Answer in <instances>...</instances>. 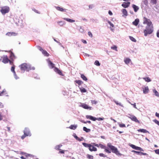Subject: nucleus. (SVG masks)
<instances>
[{
	"instance_id": "1",
	"label": "nucleus",
	"mask_w": 159,
	"mask_h": 159,
	"mask_svg": "<svg viewBox=\"0 0 159 159\" xmlns=\"http://www.w3.org/2000/svg\"><path fill=\"white\" fill-rule=\"evenodd\" d=\"M143 24H146L145 29L144 30V35L147 36L148 34H151L153 31V26L152 22L147 18H144Z\"/></svg>"
},
{
	"instance_id": "2",
	"label": "nucleus",
	"mask_w": 159,
	"mask_h": 159,
	"mask_svg": "<svg viewBox=\"0 0 159 159\" xmlns=\"http://www.w3.org/2000/svg\"><path fill=\"white\" fill-rule=\"evenodd\" d=\"M21 70L22 72H24L25 71H29L30 70L33 69L34 70L35 68L34 67H31V66L29 64L26 63H24L21 64L20 66Z\"/></svg>"
},
{
	"instance_id": "3",
	"label": "nucleus",
	"mask_w": 159,
	"mask_h": 159,
	"mask_svg": "<svg viewBox=\"0 0 159 159\" xmlns=\"http://www.w3.org/2000/svg\"><path fill=\"white\" fill-rule=\"evenodd\" d=\"M107 146L112 150V152L115 153L118 156H121L122 154L120 153L118 151V149L115 146L111 145L110 143H108L107 144Z\"/></svg>"
},
{
	"instance_id": "4",
	"label": "nucleus",
	"mask_w": 159,
	"mask_h": 159,
	"mask_svg": "<svg viewBox=\"0 0 159 159\" xmlns=\"http://www.w3.org/2000/svg\"><path fill=\"white\" fill-rule=\"evenodd\" d=\"M9 7L7 6H4L1 7L0 11L2 15H5L9 11Z\"/></svg>"
},
{
	"instance_id": "5",
	"label": "nucleus",
	"mask_w": 159,
	"mask_h": 159,
	"mask_svg": "<svg viewBox=\"0 0 159 159\" xmlns=\"http://www.w3.org/2000/svg\"><path fill=\"white\" fill-rule=\"evenodd\" d=\"M128 117L130 118L132 120L136 122L139 123V120L137 119V118L134 116L131 115L130 114H128Z\"/></svg>"
},
{
	"instance_id": "6",
	"label": "nucleus",
	"mask_w": 159,
	"mask_h": 159,
	"mask_svg": "<svg viewBox=\"0 0 159 159\" xmlns=\"http://www.w3.org/2000/svg\"><path fill=\"white\" fill-rule=\"evenodd\" d=\"M38 48L42 52V53L43 55L47 57L49 55V54L46 51L43 50L41 47L38 46Z\"/></svg>"
},
{
	"instance_id": "7",
	"label": "nucleus",
	"mask_w": 159,
	"mask_h": 159,
	"mask_svg": "<svg viewBox=\"0 0 159 159\" xmlns=\"http://www.w3.org/2000/svg\"><path fill=\"white\" fill-rule=\"evenodd\" d=\"M148 0H143L141 4L142 8L143 9L145 8L148 5Z\"/></svg>"
},
{
	"instance_id": "8",
	"label": "nucleus",
	"mask_w": 159,
	"mask_h": 159,
	"mask_svg": "<svg viewBox=\"0 0 159 159\" xmlns=\"http://www.w3.org/2000/svg\"><path fill=\"white\" fill-rule=\"evenodd\" d=\"M24 135L25 136H30L31 134L30 133L29 129L27 128H25L24 131Z\"/></svg>"
},
{
	"instance_id": "9",
	"label": "nucleus",
	"mask_w": 159,
	"mask_h": 159,
	"mask_svg": "<svg viewBox=\"0 0 159 159\" xmlns=\"http://www.w3.org/2000/svg\"><path fill=\"white\" fill-rule=\"evenodd\" d=\"M2 62L4 63H7L9 61L11 63V61L8 58L7 56L6 55L4 56L3 57H2Z\"/></svg>"
},
{
	"instance_id": "10",
	"label": "nucleus",
	"mask_w": 159,
	"mask_h": 159,
	"mask_svg": "<svg viewBox=\"0 0 159 159\" xmlns=\"http://www.w3.org/2000/svg\"><path fill=\"white\" fill-rule=\"evenodd\" d=\"M80 106L85 109H89V110H91L92 109L91 107H89L87 105L85 104L84 103L81 104V105H80Z\"/></svg>"
},
{
	"instance_id": "11",
	"label": "nucleus",
	"mask_w": 159,
	"mask_h": 159,
	"mask_svg": "<svg viewBox=\"0 0 159 159\" xmlns=\"http://www.w3.org/2000/svg\"><path fill=\"white\" fill-rule=\"evenodd\" d=\"M143 89V93L144 94H147L148 93L149 91V89L148 86H144L142 87Z\"/></svg>"
},
{
	"instance_id": "12",
	"label": "nucleus",
	"mask_w": 159,
	"mask_h": 159,
	"mask_svg": "<svg viewBox=\"0 0 159 159\" xmlns=\"http://www.w3.org/2000/svg\"><path fill=\"white\" fill-rule=\"evenodd\" d=\"M55 8L57 10L62 12H66L67 10L66 9H63L59 7H55Z\"/></svg>"
},
{
	"instance_id": "13",
	"label": "nucleus",
	"mask_w": 159,
	"mask_h": 159,
	"mask_svg": "<svg viewBox=\"0 0 159 159\" xmlns=\"http://www.w3.org/2000/svg\"><path fill=\"white\" fill-rule=\"evenodd\" d=\"M82 144L86 148H89V150H91V147H92V145L90 144H88L86 143H82Z\"/></svg>"
},
{
	"instance_id": "14",
	"label": "nucleus",
	"mask_w": 159,
	"mask_h": 159,
	"mask_svg": "<svg viewBox=\"0 0 159 159\" xmlns=\"http://www.w3.org/2000/svg\"><path fill=\"white\" fill-rule=\"evenodd\" d=\"M130 4V2H123L121 6L124 8H127L128 7Z\"/></svg>"
},
{
	"instance_id": "15",
	"label": "nucleus",
	"mask_w": 159,
	"mask_h": 159,
	"mask_svg": "<svg viewBox=\"0 0 159 159\" xmlns=\"http://www.w3.org/2000/svg\"><path fill=\"white\" fill-rule=\"evenodd\" d=\"M107 21L108 23L110 25L111 27H110V28L111 30L113 31L114 30V29L113 28L114 27V25L108 20H107Z\"/></svg>"
},
{
	"instance_id": "16",
	"label": "nucleus",
	"mask_w": 159,
	"mask_h": 159,
	"mask_svg": "<svg viewBox=\"0 0 159 159\" xmlns=\"http://www.w3.org/2000/svg\"><path fill=\"white\" fill-rule=\"evenodd\" d=\"M131 61L130 59L128 58H125L124 59V61L125 64L128 65Z\"/></svg>"
},
{
	"instance_id": "17",
	"label": "nucleus",
	"mask_w": 159,
	"mask_h": 159,
	"mask_svg": "<svg viewBox=\"0 0 159 159\" xmlns=\"http://www.w3.org/2000/svg\"><path fill=\"white\" fill-rule=\"evenodd\" d=\"M132 7L134 9V11L135 12H137L139 9V8L138 6L134 4H133L132 5Z\"/></svg>"
},
{
	"instance_id": "18",
	"label": "nucleus",
	"mask_w": 159,
	"mask_h": 159,
	"mask_svg": "<svg viewBox=\"0 0 159 159\" xmlns=\"http://www.w3.org/2000/svg\"><path fill=\"white\" fill-rule=\"evenodd\" d=\"M63 19L67 21L70 23H73L75 22V20L68 18H63Z\"/></svg>"
},
{
	"instance_id": "19",
	"label": "nucleus",
	"mask_w": 159,
	"mask_h": 159,
	"mask_svg": "<svg viewBox=\"0 0 159 159\" xmlns=\"http://www.w3.org/2000/svg\"><path fill=\"white\" fill-rule=\"evenodd\" d=\"M139 22V20L138 19H136L132 23L135 26H137Z\"/></svg>"
},
{
	"instance_id": "20",
	"label": "nucleus",
	"mask_w": 159,
	"mask_h": 159,
	"mask_svg": "<svg viewBox=\"0 0 159 159\" xmlns=\"http://www.w3.org/2000/svg\"><path fill=\"white\" fill-rule=\"evenodd\" d=\"M48 61L49 67L51 68H53L54 67V64L52 63L49 60H48Z\"/></svg>"
},
{
	"instance_id": "21",
	"label": "nucleus",
	"mask_w": 159,
	"mask_h": 159,
	"mask_svg": "<svg viewBox=\"0 0 159 159\" xmlns=\"http://www.w3.org/2000/svg\"><path fill=\"white\" fill-rule=\"evenodd\" d=\"M138 131L139 132H140L144 133H149V132L147 130H146L144 129H140L138 130Z\"/></svg>"
},
{
	"instance_id": "22",
	"label": "nucleus",
	"mask_w": 159,
	"mask_h": 159,
	"mask_svg": "<svg viewBox=\"0 0 159 159\" xmlns=\"http://www.w3.org/2000/svg\"><path fill=\"white\" fill-rule=\"evenodd\" d=\"M77 127V125H71L69 127V128L71 129L75 130V129Z\"/></svg>"
},
{
	"instance_id": "23",
	"label": "nucleus",
	"mask_w": 159,
	"mask_h": 159,
	"mask_svg": "<svg viewBox=\"0 0 159 159\" xmlns=\"http://www.w3.org/2000/svg\"><path fill=\"white\" fill-rule=\"evenodd\" d=\"M153 92L154 93L155 95L157 97H159V93L155 89H153Z\"/></svg>"
},
{
	"instance_id": "24",
	"label": "nucleus",
	"mask_w": 159,
	"mask_h": 159,
	"mask_svg": "<svg viewBox=\"0 0 159 159\" xmlns=\"http://www.w3.org/2000/svg\"><path fill=\"white\" fill-rule=\"evenodd\" d=\"M83 129L84 131L87 133L90 132L91 131L90 129H88L85 127H83Z\"/></svg>"
},
{
	"instance_id": "25",
	"label": "nucleus",
	"mask_w": 159,
	"mask_h": 159,
	"mask_svg": "<svg viewBox=\"0 0 159 159\" xmlns=\"http://www.w3.org/2000/svg\"><path fill=\"white\" fill-rule=\"evenodd\" d=\"M62 146L61 144L57 145L55 147V148L57 150H61L60 148Z\"/></svg>"
},
{
	"instance_id": "26",
	"label": "nucleus",
	"mask_w": 159,
	"mask_h": 159,
	"mask_svg": "<svg viewBox=\"0 0 159 159\" xmlns=\"http://www.w3.org/2000/svg\"><path fill=\"white\" fill-rule=\"evenodd\" d=\"M122 13L124 15H125L126 16H127V12L126 10L125 9H123L122 10Z\"/></svg>"
},
{
	"instance_id": "27",
	"label": "nucleus",
	"mask_w": 159,
	"mask_h": 159,
	"mask_svg": "<svg viewBox=\"0 0 159 159\" xmlns=\"http://www.w3.org/2000/svg\"><path fill=\"white\" fill-rule=\"evenodd\" d=\"M94 118H95V119H94V120H93V121H95L96 120H98V121L102 120L104 119V118H103H103H101V117L96 118V117H94Z\"/></svg>"
},
{
	"instance_id": "28",
	"label": "nucleus",
	"mask_w": 159,
	"mask_h": 159,
	"mask_svg": "<svg viewBox=\"0 0 159 159\" xmlns=\"http://www.w3.org/2000/svg\"><path fill=\"white\" fill-rule=\"evenodd\" d=\"M54 71L57 72L59 75H61V72L60 70L58 69L57 68H55L54 69Z\"/></svg>"
},
{
	"instance_id": "29",
	"label": "nucleus",
	"mask_w": 159,
	"mask_h": 159,
	"mask_svg": "<svg viewBox=\"0 0 159 159\" xmlns=\"http://www.w3.org/2000/svg\"><path fill=\"white\" fill-rule=\"evenodd\" d=\"M86 118H87V119H89L92 120H93H93H94V117L92 116H88V115H87L86 116Z\"/></svg>"
},
{
	"instance_id": "30",
	"label": "nucleus",
	"mask_w": 159,
	"mask_h": 159,
	"mask_svg": "<svg viewBox=\"0 0 159 159\" xmlns=\"http://www.w3.org/2000/svg\"><path fill=\"white\" fill-rule=\"evenodd\" d=\"M143 79H144L146 82H149L151 81V79L148 77L143 78Z\"/></svg>"
},
{
	"instance_id": "31",
	"label": "nucleus",
	"mask_w": 159,
	"mask_h": 159,
	"mask_svg": "<svg viewBox=\"0 0 159 159\" xmlns=\"http://www.w3.org/2000/svg\"><path fill=\"white\" fill-rule=\"evenodd\" d=\"M80 90L82 93H85L86 92V90L84 88L81 87L80 88Z\"/></svg>"
},
{
	"instance_id": "32",
	"label": "nucleus",
	"mask_w": 159,
	"mask_h": 159,
	"mask_svg": "<svg viewBox=\"0 0 159 159\" xmlns=\"http://www.w3.org/2000/svg\"><path fill=\"white\" fill-rule=\"evenodd\" d=\"M81 78L83 79V80L85 81H87V78L85 76H84V75L82 74L81 75Z\"/></svg>"
},
{
	"instance_id": "33",
	"label": "nucleus",
	"mask_w": 159,
	"mask_h": 159,
	"mask_svg": "<svg viewBox=\"0 0 159 159\" xmlns=\"http://www.w3.org/2000/svg\"><path fill=\"white\" fill-rule=\"evenodd\" d=\"M91 150H90V151H96L97 150V148L92 145V147H91Z\"/></svg>"
},
{
	"instance_id": "34",
	"label": "nucleus",
	"mask_w": 159,
	"mask_h": 159,
	"mask_svg": "<svg viewBox=\"0 0 159 159\" xmlns=\"http://www.w3.org/2000/svg\"><path fill=\"white\" fill-rule=\"evenodd\" d=\"M75 82L79 85H80L83 83V82L80 80H76Z\"/></svg>"
},
{
	"instance_id": "35",
	"label": "nucleus",
	"mask_w": 159,
	"mask_h": 159,
	"mask_svg": "<svg viewBox=\"0 0 159 159\" xmlns=\"http://www.w3.org/2000/svg\"><path fill=\"white\" fill-rule=\"evenodd\" d=\"M10 56L11 59H13L15 58V57L14 54L12 52H10Z\"/></svg>"
},
{
	"instance_id": "36",
	"label": "nucleus",
	"mask_w": 159,
	"mask_h": 159,
	"mask_svg": "<svg viewBox=\"0 0 159 159\" xmlns=\"http://www.w3.org/2000/svg\"><path fill=\"white\" fill-rule=\"evenodd\" d=\"M89 9H92L95 7V5L93 4H92L89 5Z\"/></svg>"
},
{
	"instance_id": "37",
	"label": "nucleus",
	"mask_w": 159,
	"mask_h": 159,
	"mask_svg": "<svg viewBox=\"0 0 159 159\" xmlns=\"http://www.w3.org/2000/svg\"><path fill=\"white\" fill-rule=\"evenodd\" d=\"M94 64L97 66H100V63L99 61L97 60H96L94 62Z\"/></svg>"
},
{
	"instance_id": "38",
	"label": "nucleus",
	"mask_w": 159,
	"mask_h": 159,
	"mask_svg": "<svg viewBox=\"0 0 159 159\" xmlns=\"http://www.w3.org/2000/svg\"><path fill=\"white\" fill-rule=\"evenodd\" d=\"M129 38L132 41L134 42H136V40L135 38L132 36H129Z\"/></svg>"
},
{
	"instance_id": "39",
	"label": "nucleus",
	"mask_w": 159,
	"mask_h": 159,
	"mask_svg": "<svg viewBox=\"0 0 159 159\" xmlns=\"http://www.w3.org/2000/svg\"><path fill=\"white\" fill-rule=\"evenodd\" d=\"M111 48L113 50H115L116 51H117V47L116 46H114L111 47Z\"/></svg>"
},
{
	"instance_id": "40",
	"label": "nucleus",
	"mask_w": 159,
	"mask_h": 159,
	"mask_svg": "<svg viewBox=\"0 0 159 159\" xmlns=\"http://www.w3.org/2000/svg\"><path fill=\"white\" fill-rule=\"evenodd\" d=\"M57 23L59 24V25H60L61 26H63L64 24V23L62 21H59L57 22Z\"/></svg>"
},
{
	"instance_id": "41",
	"label": "nucleus",
	"mask_w": 159,
	"mask_h": 159,
	"mask_svg": "<svg viewBox=\"0 0 159 159\" xmlns=\"http://www.w3.org/2000/svg\"><path fill=\"white\" fill-rule=\"evenodd\" d=\"M88 158L89 159H93V156L92 155L88 154L87 156Z\"/></svg>"
},
{
	"instance_id": "42",
	"label": "nucleus",
	"mask_w": 159,
	"mask_h": 159,
	"mask_svg": "<svg viewBox=\"0 0 159 159\" xmlns=\"http://www.w3.org/2000/svg\"><path fill=\"white\" fill-rule=\"evenodd\" d=\"M135 150H140V151H143V150L142 148H141L138 147H136Z\"/></svg>"
},
{
	"instance_id": "43",
	"label": "nucleus",
	"mask_w": 159,
	"mask_h": 159,
	"mask_svg": "<svg viewBox=\"0 0 159 159\" xmlns=\"http://www.w3.org/2000/svg\"><path fill=\"white\" fill-rule=\"evenodd\" d=\"M6 90L5 89H4L2 92H0V96H2L3 95V94L6 92Z\"/></svg>"
},
{
	"instance_id": "44",
	"label": "nucleus",
	"mask_w": 159,
	"mask_h": 159,
	"mask_svg": "<svg viewBox=\"0 0 159 159\" xmlns=\"http://www.w3.org/2000/svg\"><path fill=\"white\" fill-rule=\"evenodd\" d=\"M91 102L93 104H96L98 103V102H97V101L95 100H91Z\"/></svg>"
},
{
	"instance_id": "45",
	"label": "nucleus",
	"mask_w": 159,
	"mask_h": 159,
	"mask_svg": "<svg viewBox=\"0 0 159 159\" xmlns=\"http://www.w3.org/2000/svg\"><path fill=\"white\" fill-rule=\"evenodd\" d=\"M80 29L79 30V31L81 33H83L84 32V30L82 28L81 26H80Z\"/></svg>"
},
{
	"instance_id": "46",
	"label": "nucleus",
	"mask_w": 159,
	"mask_h": 159,
	"mask_svg": "<svg viewBox=\"0 0 159 159\" xmlns=\"http://www.w3.org/2000/svg\"><path fill=\"white\" fill-rule=\"evenodd\" d=\"M99 146L102 148L105 149L106 148V147L105 146L101 144H99Z\"/></svg>"
},
{
	"instance_id": "47",
	"label": "nucleus",
	"mask_w": 159,
	"mask_h": 159,
	"mask_svg": "<svg viewBox=\"0 0 159 159\" xmlns=\"http://www.w3.org/2000/svg\"><path fill=\"white\" fill-rule=\"evenodd\" d=\"M11 70L13 73L15 72V67H14V66H12L11 67Z\"/></svg>"
},
{
	"instance_id": "48",
	"label": "nucleus",
	"mask_w": 159,
	"mask_h": 159,
	"mask_svg": "<svg viewBox=\"0 0 159 159\" xmlns=\"http://www.w3.org/2000/svg\"><path fill=\"white\" fill-rule=\"evenodd\" d=\"M151 1L153 4H155L157 3V0H151Z\"/></svg>"
},
{
	"instance_id": "49",
	"label": "nucleus",
	"mask_w": 159,
	"mask_h": 159,
	"mask_svg": "<svg viewBox=\"0 0 159 159\" xmlns=\"http://www.w3.org/2000/svg\"><path fill=\"white\" fill-rule=\"evenodd\" d=\"M119 126L120 127H125V125L124 124H119Z\"/></svg>"
},
{
	"instance_id": "50",
	"label": "nucleus",
	"mask_w": 159,
	"mask_h": 159,
	"mask_svg": "<svg viewBox=\"0 0 159 159\" xmlns=\"http://www.w3.org/2000/svg\"><path fill=\"white\" fill-rule=\"evenodd\" d=\"M105 151L106 152H107L108 153H110L111 152L110 151H109V150H108L106 148H105Z\"/></svg>"
},
{
	"instance_id": "51",
	"label": "nucleus",
	"mask_w": 159,
	"mask_h": 159,
	"mask_svg": "<svg viewBox=\"0 0 159 159\" xmlns=\"http://www.w3.org/2000/svg\"><path fill=\"white\" fill-rule=\"evenodd\" d=\"M73 136L77 140L78 139L79 137H77V136L75 134H73Z\"/></svg>"
},
{
	"instance_id": "52",
	"label": "nucleus",
	"mask_w": 159,
	"mask_h": 159,
	"mask_svg": "<svg viewBox=\"0 0 159 159\" xmlns=\"http://www.w3.org/2000/svg\"><path fill=\"white\" fill-rule=\"evenodd\" d=\"M99 155L100 157H106V155H104L103 153H100L99 154Z\"/></svg>"
},
{
	"instance_id": "53",
	"label": "nucleus",
	"mask_w": 159,
	"mask_h": 159,
	"mask_svg": "<svg viewBox=\"0 0 159 159\" xmlns=\"http://www.w3.org/2000/svg\"><path fill=\"white\" fill-rule=\"evenodd\" d=\"M88 35L89 37L92 38L93 37V35L91 32L89 31L88 33Z\"/></svg>"
},
{
	"instance_id": "54",
	"label": "nucleus",
	"mask_w": 159,
	"mask_h": 159,
	"mask_svg": "<svg viewBox=\"0 0 159 159\" xmlns=\"http://www.w3.org/2000/svg\"><path fill=\"white\" fill-rule=\"evenodd\" d=\"M154 122L156 124L159 125V121L157 120H153Z\"/></svg>"
},
{
	"instance_id": "55",
	"label": "nucleus",
	"mask_w": 159,
	"mask_h": 159,
	"mask_svg": "<svg viewBox=\"0 0 159 159\" xmlns=\"http://www.w3.org/2000/svg\"><path fill=\"white\" fill-rule=\"evenodd\" d=\"M13 73H14V76L16 80L18 79V77L17 76V75L16 74V72H15Z\"/></svg>"
},
{
	"instance_id": "56",
	"label": "nucleus",
	"mask_w": 159,
	"mask_h": 159,
	"mask_svg": "<svg viewBox=\"0 0 159 159\" xmlns=\"http://www.w3.org/2000/svg\"><path fill=\"white\" fill-rule=\"evenodd\" d=\"M130 146L133 149H135L136 146L133 145V144H131L130 145Z\"/></svg>"
},
{
	"instance_id": "57",
	"label": "nucleus",
	"mask_w": 159,
	"mask_h": 159,
	"mask_svg": "<svg viewBox=\"0 0 159 159\" xmlns=\"http://www.w3.org/2000/svg\"><path fill=\"white\" fill-rule=\"evenodd\" d=\"M60 151L59 152V153H61V154H64V151L63 150H60Z\"/></svg>"
},
{
	"instance_id": "58",
	"label": "nucleus",
	"mask_w": 159,
	"mask_h": 159,
	"mask_svg": "<svg viewBox=\"0 0 159 159\" xmlns=\"http://www.w3.org/2000/svg\"><path fill=\"white\" fill-rule=\"evenodd\" d=\"M115 103L117 105H119L120 106H122V105H121V104L120 103H118L117 102L115 101Z\"/></svg>"
},
{
	"instance_id": "59",
	"label": "nucleus",
	"mask_w": 159,
	"mask_h": 159,
	"mask_svg": "<svg viewBox=\"0 0 159 159\" xmlns=\"http://www.w3.org/2000/svg\"><path fill=\"white\" fill-rule=\"evenodd\" d=\"M155 153L158 154H159V149H157L155 150Z\"/></svg>"
},
{
	"instance_id": "60",
	"label": "nucleus",
	"mask_w": 159,
	"mask_h": 159,
	"mask_svg": "<svg viewBox=\"0 0 159 159\" xmlns=\"http://www.w3.org/2000/svg\"><path fill=\"white\" fill-rule=\"evenodd\" d=\"M84 139V138L83 137H81V139H80L79 138L77 139V140L79 141H82Z\"/></svg>"
},
{
	"instance_id": "61",
	"label": "nucleus",
	"mask_w": 159,
	"mask_h": 159,
	"mask_svg": "<svg viewBox=\"0 0 159 159\" xmlns=\"http://www.w3.org/2000/svg\"><path fill=\"white\" fill-rule=\"evenodd\" d=\"M81 41L84 43L86 44L87 43V41L85 40L84 39H82Z\"/></svg>"
},
{
	"instance_id": "62",
	"label": "nucleus",
	"mask_w": 159,
	"mask_h": 159,
	"mask_svg": "<svg viewBox=\"0 0 159 159\" xmlns=\"http://www.w3.org/2000/svg\"><path fill=\"white\" fill-rule=\"evenodd\" d=\"M108 14L110 16H112L113 14L112 13L111 11H108Z\"/></svg>"
},
{
	"instance_id": "63",
	"label": "nucleus",
	"mask_w": 159,
	"mask_h": 159,
	"mask_svg": "<svg viewBox=\"0 0 159 159\" xmlns=\"http://www.w3.org/2000/svg\"><path fill=\"white\" fill-rule=\"evenodd\" d=\"M157 37L159 38V30H158L157 32Z\"/></svg>"
},
{
	"instance_id": "64",
	"label": "nucleus",
	"mask_w": 159,
	"mask_h": 159,
	"mask_svg": "<svg viewBox=\"0 0 159 159\" xmlns=\"http://www.w3.org/2000/svg\"><path fill=\"white\" fill-rule=\"evenodd\" d=\"M155 115L157 117L159 118V113H157V112H156L155 114Z\"/></svg>"
}]
</instances>
